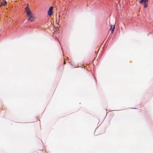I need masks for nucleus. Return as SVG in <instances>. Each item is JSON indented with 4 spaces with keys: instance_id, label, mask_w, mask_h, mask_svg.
Segmentation results:
<instances>
[{
    "instance_id": "obj_1",
    "label": "nucleus",
    "mask_w": 153,
    "mask_h": 153,
    "mask_svg": "<svg viewBox=\"0 0 153 153\" xmlns=\"http://www.w3.org/2000/svg\"><path fill=\"white\" fill-rule=\"evenodd\" d=\"M28 18L29 21L32 22L34 21L35 19L34 15L30 11V10H26L25 12Z\"/></svg>"
},
{
    "instance_id": "obj_2",
    "label": "nucleus",
    "mask_w": 153,
    "mask_h": 153,
    "mask_svg": "<svg viewBox=\"0 0 153 153\" xmlns=\"http://www.w3.org/2000/svg\"><path fill=\"white\" fill-rule=\"evenodd\" d=\"M148 0H142L140 1V3L144 5V7L145 8H146L147 6V4H146Z\"/></svg>"
},
{
    "instance_id": "obj_3",
    "label": "nucleus",
    "mask_w": 153,
    "mask_h": 153,
    "mask_svg": "<svg viewBox=\"0 0 153 153\" xmlns=\"http://www.w3.org/2000/svg\"><path fill=\"white\" fill-rule=\"evenodd\" d=\"M7 4V1L5 0H1L0 1V6H5Z\"/></svg>"
},
{
    "instance_id": "obj_4",
    "label": "nucleus",
    "mask_w": 153,
    "mask_h": 153,
    "mask_svg": "<svg viewBox=\"0 0 153 153\" xmlns=\"http://www.w3.org/2000/svg\"><path fill=\"white\" fill-rule=\"evenodd\" d=\"M53 10H48V15L51 17L53 15Z\"/></svg>"
},
{
    "instance_id": "obj_5",
    "label": "nucleus",
    "mask_w": 153,
    "mask_h": 153,
    "mask_svg": "<svg viewBox=\"0 0 153 153\" xmlns=\"http://www.w3.org/2000/svg\"><path fill=\"white\" fill-rule=\"evenodd\" d=\"M115 28V25H111V28H110V30H111V33L112 34L113 33L114 30Z\"/></svg>"
},
{
    "instance_id": "obj_6",
    "label": "nucleus",
    "mask_w": 153,
    "mask_h": 153,
    "mask_svg": "<svg viewBox=\"0 0 153 153\" xmlns=\"http://www.w3.org/2000/svg\"><path fill=\"white\" fill-rule=\"evenodd\" d=\"M30 7L29 6H27L26 7V10H30Z\"/></svg>"
},
{
    "instance_id": "obj_7",
    "label": "nucleus",
    "mask_w": 153,
    "mask_h": 153,
    "mask_svg": "<svg viewBox=\"0 0 153 153\" xmlns=\"http://www.w3.org/2000/svg\"><path fill=\"white\" fill-rule=\"evenodd\" d=\"M53 8H54V7L52 6L50 7L49 10H53Z\"/></svg>"
},
{
    "instance_id": "obj_8",
    "label": "nucleus",
    "mask_w": 153,
    "mask_h": 153,
    "mask_svg": "<svg viewBox=\"0 0 153 153\" xmlns=\"http://www.w3.org/2000/svg\"><path fill=\"white\" fill-rule=\"evenodd\" d=\"M64 64H65V62H64Z\"/></svg>"
}]
</instances>
